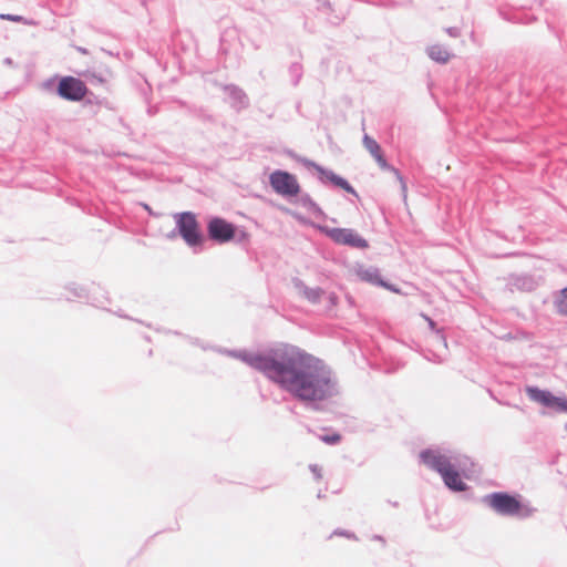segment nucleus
<instances>
[{
    "instance_id": "obj_30",
    "label": "nucleus",
    "mask_w": 567,
    "mask_h": 567,
    "mask_svg": "<svg viewBox=\"0 0 567 567\" xmlns=\"http://www.w3.org/2000/svg\"><path fill=\"white\" fill-rule=\"evenodd\" d=\"M309 470L311 471L316 480H320L322 477L321 467L319 465L310 464Z\"/></svg>"
},
{
    "instance_id": "obj_15",
    "label": "nucleus",
    "mask_w": 567,
    "mask_h": 567,
    "mask_svg": "<svg viewBox=\"0 0 567 567\" xmlns=\"http://www.w3.org/2000/svg\"><path fill=\"white\" fill-rule=\"evenodd\" d=\"M507 285L512 290L532 292L538 287V282L530 274H514L508 278Z\"/></svg>"
},
{
    "instance_id": "obj_10",
    "label": "nucleus",
    "mask_w": 567,
    "mask_h": 567,
    "mask_svg": "<svg viewBox=\"0 0 567 567\" xmlns=\"http://www.w3.org/2000/svg\"><path fill=\"white\" fill-rule=\"evenodd\" d=\"M525 393L528 399L558 413H567V398L555 395L548 389H540L537 385H526Z\"/></svg>"
},
{
    "instance_id": "obj_39",
    "label": "nucleus",
    "mask_w": 567,
    "mask_h": 567,
    "mask_svg": "<svg viewBox=\"0 0 567 567\" xmlns=\"http://www.w3.org/2000/svg\"><path fill=\"white\" fill-rule=\"evenodd\" d=\"M74 48L81 54H84V55L89 54V50L86 48H84V47L75 45Z\"/></svg>"
},
{
    "instance_id": "obj_18",
    "label": "nucleus",
    "mask_w": 567,
    "mask_h": 567,
    "mask_svg": "<svg viewBox=\"0 0 567 567\" xmlns=\"http://www.w3.org/2000/svg\"><path fill=\"white\" fill-rule=\"evenodd\" d=\"M298 203L306 208L309 213H311L316 218L327 219V214L322 210V208L312 199V197L308 193H300L298 196Z\"/></svg>"
},
{
    "instance_id": "obj_37",
    "label": "nucleus",
    "mask_w": 567,
    "mask_h": 567,
    "mask_svg": "<svg viewBox=\"0 0 567 567\" xmlns=\"http://www.w3.org/2000/svg\"><path fill=\"white\" fill-rule=\"evenodd\" d=\"M178 235L177 230H176V227L174 229H172L167 235H166V238L167 239H175Z\"/></svg>"
},
{
    "instance_id": "obj_28",
    "label": "nucleus",
    "mask_w": 567,
    "mask_h": 567,
    "mask_svg": "<svg viewBox=\"0 0 567 567\" xmlns=\"http://www.w3.org/2000/svg\"><path fill=\"white\" fill-rule=\"evenodd\" d=\"M327 14H329L328 22L332 25H339L344 20L343 14H332V10H323Z\"/></svg>"
},
{
    "instance_id": "obj_29",
    "label": "nucleus",
    "mask_w": 567,
    "mask_h": 567,
    "mask_svg": "<svg viewBox=\"0 0 567 567\" xmlns=\"http://www.w3.org/2000/svg\"><path fill=\"white\" fill-rule=\"evenodd\" d=\"M138 205H140V206L145 210V212H147V214H148L150 216H153V217H156V218H157V217H159V216H162V214H161V213H156V212H154V210H153V208H152L147 203H142V202H141V203H138Z\"/></svg>"
},
{
    "instance_id": "obj_34",
    "label": "nucleus",
    "mask_w": 567,
    "mask_h": 567,
    "mask_svg": "<svg viewBox=\"0 0 567 567\" xmlns=\"http://www.w3.org/2000/svg\"><path fill=\"white\" fill-rule=\"evenodd\" d=\"M318 2H321V6L318 7V10H332V4L329 0H317Z\"/></svg>"
},
{
    "instance_id": "obj_44",
    "label": "nucleus",
    "mask_w": 567,
    "mask_h": 567,
    "mask_svg": "<svg viewBox=\"0 0 567 567\" xmlns=\"http://www.w3.org/2000/svg\"><path fill=\"white\" fill-rule=\"evenodd\" d=\"M422 316L425 319V321L427 322V324H430V321H433V319L431 317H429L427 315H422Z\"/></svg>"
},
{
    "instance_id": "obj_46",
    "label": "nucleus",
    "mask_w": 567,
    "mask_h": 567,
    "mask_svg": "<svg viewBox=\"0 0 567 567\" xmlns=\"http://www.w3.org/2000/svg\"><path fill=\"white\" fill-rule=\"evenodd\" d=\"M154 330L157 331V332H162L163 333L164 328L157 327V328H154Z\"/></svg>"
},
{
    "instance_id": "obj_7",
    "label": "nucleus",
    "mask_w": 567,
    "mask_h": 567,
    "mask_svg": "<svg viewBox=\"0 0 567 567\" xmlns=\"http://www.w3.org/2000/svg\"><path fill=\"white\" fill-rule=\"evenodd\" d=\"M284 153L296 162L302 164L306 168H312L317 172L318 181L326 186H332L333 188L342 189L347 194L354 196L359 199V194L355 188L349 183L347 178L341 175H338L332 169H329L312 159L307 157H302L297 154L293 150L286 148Z\"/></svg>"
},
{
    "instance_id": "obj_31",
    "label": "nucleus",
    "mask_w": 567,
    "mask_h": 567,
    "mask_svg": "<svg viewBox=\"0 0 567 567\" xmlns=\"http://www.w3.org/2000/svg\"><path fill=\"white\" fill-rule=\"evenodd\" d=\"M333 534L341 535V536H344V537L350 538V539H357V536H355L354 533H352L350 530H346V529H336L333 532Z\"/></svg>"
},
{
    "instance_id": "obj_1",
    "label": "nucleus",
    "mask_w": 567,
    "mask_h": 567,
    "mask_svg": "<svg viewBox=\"0 0 567 567\" xmlns=\"http://www.w3.org/2000/svg\"><path fill=\"white\" fill-rule=\"evenodd\" d=\"M185 339L204 351L212 350L240 360L309 411L327 412L341 394L339 380L331 367L297 346L279 343L260 351H249L210 346L190 336H185Z\"/></svg>"
},
{
    "instance_id": "obj_36",
    "label": "nucleus",
    "mask_w": 567,
    "mask_h": 567,
    "mask_svg": "<svg viewBox=\"0 0 567 567\" xmlns=\"http://www.w3.org/2000/svg\"><path fill=\"white\" fill-rule=\"evenodd\" d=\"M346 301L349 305V307H355V299L350 293H346Z\"/></svg>"
},
{
    "instance_id": "obj_5",
    "label": "nucleus",
    "mask_w": 567,
    "mask_h": 567,
    "mask_svg": "<svg viewBox=\"0 0 567 567\" xmlns=\"http://www.w3.org/2000/svg\"><path fill=\"white\" fill-rule=\"evenodd\" d=\"M41 87L70 102H81L90 93L85 82L72 75L55 74L44 80Z\"/></svg>"
},
{
    "instance_id": "obj_14",
    "label": "nucleus",
    "mask_w": 567,
    "mask_h": 567,
    "mask_svg": "<svg viewBox=\"0 0 567 567\" xmlns=\"http://www.w3.org/2000/svg\"><path fill=\"white\" fill-rule=\"evenodd\" d=\"M223 91L227 95L229 106L236 113H240L250 106L249 96L240 86L236 84H225Z\"/></svg>"
},
{
    "instance_id": "obj_41",
    "label": "nucleus",
    "mask_w": 567,
    "mask_h": 567,
    "mask_svg": "<svg viewBox=\"0 0 567 567\" xmlns=\"http://www.w3.org/2000/svg\"><path fill=\"white\" fill-rule=\"evenodd\" d=\"M169 334L183 337L184 339H185V336H186V334H184V333H182L181 331H177V330H172V332Z\"/></svg>"
},
{
    "instance_id": "obj_16",
    "label": "nucleus",
    "mask_w": 567,
    "mask_h": 567,
    "mask_svg": "<svg viewBox=\"0 0 567 567\" xmlns=\"http://www.w3.org/2000/svg\"><path fill=\"white\" fill-rule=\"evenodd\" d=\"M291 284L293 288L312 305L320 303L322 296L326 293V291L320 287H308L305 281L298 277H293L291 279Z\"/></svg>"
},
{
    "instance_id": "obj_33",
    "label": "nucleus",
    "mask_w": 567,
    "mask_h": 567,
    "mask_svg": "<svg viewBox=\"0 0 567 567\" xmlns=\"http://www.w3.org/2000/svg\"><path fill=\"white\" fill-rule=\"evenodd\" d=\"M329 308L336 307L339 301V297L336 292H329L328 295Z\"/></svg>"
},
{
    "instance_id": "obj_4",
    "label": "nucleus",
    "mask_w": 567,
    "mask_h": 567,
    "mask_svg": "<svg viewBox=\"0 0 567 567\" xmlns=\"http://www.w3.org/2000/svg\"><path fill=\"white\" fill-rule=\"evenodd\" d=\"M279 209L287 214L293 216L297 220L302 224L310 225L312 228L318 230L320 234L327 236L331 239L336 245L347 246L354 249H367L370 247L369 241L362 237L355 229L353 228H341V227H329L323 224H317L311 220L306 219L301 215L291 212L289 208L280 206Z\"/></svg>"
},
{
    "instance_id": "obj_27",
    "label": "nucleus",
    "mask_w": 567,
    "mask_h": 567,
    "mask_svg": "<svg viewBox=\"0 0 567 567\" xmlns=\"http://www.w3.org/2000/svg\"><path fill=\"white\" fill-rule=\"evenodd\" d=\"M249 240H250V234L246 229L239 228L237 226L236 235H235V238L233 239V241H236L238 244H245V243H248Z\"/></svg>"
},
{
    "instance_id": "obj_19",
    "label": "nucleus",
    "mask_w": 567,
    "mask_h": 567,
    "mask_svg": "<svg viewBox=\"0 0 567 567\" xmlns=\"http://www.w3.org/2000/svg\"><path fill=\"white\" fill-rule=\"evenodd\" d=\"M426 53L431 60L440 64L447 63L453 56V53H451L446 48H444L441 44L430 45L426 49Z\"/></svg>"
},
{
    "instance_id": "obj_42",
    "label": "nucleus",
    "mask_w": 567,
    "mask_h": 567,
    "mask_svg": "<svg viewBox=\"0 0 567 567\" xmlns=\"http://www.w3.org/2000/svg\"><path fill=\"white\" fill-rule=\"evenodd\" d=\"M317 498L323 499V498H326V494L322 491H319L317 494Z\"/></svg>"
},
{
    "instance_id": "obj_32",
    "label": "nucleus",
    "mask_w": 567,
    "mask_h": 567,
    "mask_svg": "<svg viewBox=\"0 0 567 567\" xmlns=\"http://www.w3.org/2000/svg\"><path fill=\"white\" fill-rule=\"evenodd\" d=\"M445 32L451 37V38H458L461 35V29L457 28V27H449L445 29Z\"/></svg>"
},
{
    "instance_id": "obj_3",
    "label": "nucleus",
    "mask_w": 567,
    "mask_h": 567,
    "mask_svg": "<svg viewBox=\"0 0 567 567\" xmlns=\"http://www.w3.org/2000/svg\"><path fill=\"white\" fill-rule=\"evenodd\" d=\"M482 503L503 517L527 519L537 512V508L533 507L529 501L515 492H492L483 496Z\"/></svg>"
},
{
    "instance_id": "obj_45",
    "label": "nucleus",
    "mask_w": 567,
    "mask_h": 567,
    "mask_svg": "<svg viewBox=\"0 0 567 567\" xmlns=\"http://www.w3.org/2000/svg\"><path fill=\"white\" fill-rule=\"evenodd\" d=\"M143 338L146 342H152V339L148 334H145Z\"/></svg>"
},
{
    "instance_id": "obj_20",
    "label": "nucleus",
    "mask_w": 567,
    "mask_h": 567,
    "mask_svg": "<svg viewBox=\"0 0 567 567\" xmlns=\"http://www.w3.org/2000/svg\"><path fill=\"white\" fill-rule=\"evenodd\" d=\"M553 305L557 315L567 317V286L554 292Z\"/></svg>"
},
{
    "instance_id": "obj_23",
    "label": "nucleus",
    "mask_w": 567,
    "mask_h": 567,
    "mask_svg": "<svg viewBox=\"0 0 567 567\" xmlns=\"http://www.w3.org/2000/svg\"><path fill=\"white\" fill-rule=\"evenodd\" d=\"M289 75L291 78L292 84L296 86L299 84L302 78V65L300 63H291L289 66Z\"/></svg>"
},
{
    "instance_id": "obj_21",
    "label": "nucleus",
    "mask_w": 567,
    "mask_h": 567,
    "mask_svg": "<svg viewBox=\"0 0 567 567\" xmlns=\"http://www.w3.org/2000/svg\"><path fill=\"white\" fill-rule=\"evenodd\" d=\"M81 76L85 78V80L94 85H104L106 83V76L103 72H96L95 70H86L82 73H80Z\"/></svg>"
},
{
    "instance_id": "obj_2",
    "label": "nucleus",
    "mask_w": 567,
    "mask_h": 567,
    "mask_svg": "<svg viewBox=\"0 0 567 567\" xmlns=\"http://www.w3.org/2000/svg\"><path fill=\"white\" fill-rule=\"evenodd\" d=\"M420 462L427 468L436 472L445 487L453 493H462L470 489V486L463 481V477L470 478L464 466L461 470L451 462V458L442 454L439 449H423L419 454Z\"/></svg>"
},
{
    "instance_id": "obj_26",
    "label": "nucleus",
    "mask_w": 567,
    "mask_h": 567,
    "mask_svg": "<svg viewBox=\"0 0 567 567\" xmlns=\"http://www.w3.org/2000/svg\"><path fill=\"white\" fill-rule=\"evenodd\" d=\"M509 21L514 23H523L529 24L536 20L534 16L527 13H514L512 17L507 18Z\"/></svg>"
},
{
    "instance_id": "obj_6",
    "label": "nucleus",
    "mask_w": 567,
    "mask_h": 567,
    "mask_svg": "<svg viewBox=\"0 0 567 567\" xmlns=\"http://www.w3.org/2000/svg\"><path fill=\"white\" fill-rule=\"evenodd\" d=\"M64 289L71 293L72 298L71 297H59L58 300H62V299H65L66 301H73L74 299L85 300L86 303H89L95 308H100L102 310L112 312L120 318L138 322L141 324H144L147 328H153L151 323H147L143 320H140V319H136V318H133V317L126 315L121 308H118L116 310L106 308V305L111 303V298L106 290H102V293L99 296L97 293L89 291L84 286L76 284V282H70V284L65 285Z\"/></svg>"
},
{
    "instance_id": "obj_25",
    "label": "nucleus",
    "mask_w": 567,
    "mask_h": 567,
    "mask_svg": "<svg viewBox=\"0 0 567 567\" xmlns=\"http://www.w3.org/2000/svg\"><path fill=\"white\" fill-rule=\"evenodd\" d=\"M319 440L327 445H337L341 442L342 435L339 432L319 435Z\"/></svg>"
},
{
    "instance_id": "obj_22",
    "label": "nucleus",
    "mask_w": 567,
    "mask_h": 567,
    "mask_svg": "<svg viewBox=\"0 0 567 567\" xmlns=\"http://www.w3.org/2000/svg\"><path fill=\"white\" fill-rule=\"evenodd\" d=\"M0 19L4 20V21L23 23L25 25H35L37 24V21H34L33 19H28L20 14L0 13Z\"/></svg>"
},
{
    "instance_id": "obj_24",
    "label": "nucleus",
    "mask_w": 567,
    "mask_h": 567,
    "mask_svg": "<svg viewBox=\"0 0 567 567\" xmlns=\"http://www.w3.org/2000/svg\"><path fill=\"white\" fill-rule=\"evenodd\" d=\"M430 330L435 333L437 340L444 346V348H447V339L446 334L444 332L443 328H440L436 323V321H430V324H427Z\"/></svg>"
},
{
    "instance_id": "obj_13",
    "label": "nucleus",
    "mask_w": 567,
    "mask_h": 567,
    "mask_svg": "<svg viewBox=\"0 0 567 567\" xmlns=\"http://www.w3.org/2000/svg\"><path fill=\"white\" fill-rule=\"evenodd\" d=\"M360 280L368 282L372 286L384 288L393 293H401V289L395 284L390 282L381 276L380 269L374 266L363 267L360 266L357 270Z\"/></svg>"
},
{
    "instance_id": "obj_11",
    "label": "nucleus",
    "mask_w": 567,
    "mask_h": 567,
    "mask_svg": "<svg viewBox=\"0 0 567 567\" xmlns=\"http://www.w3.org/2000/svg\"><path fill=\"white\" fill-rule=\"evenodd\" d=\"M362 143L364 147L369 151V153L372 155V157L375 159L380 168L390 172L395 176L396 181L400 183L402 195L405 198L408 192L406 181L402 173L388 162L380 144L368 134L363 135Z\"/></svg>"
},
{
    "instance_id": "obj_12",
    "label": "nucleus",
    "mask_w": 567,
    "mask_h": 567,
    "mask_svg": "<svg viewBox=\"0 0 567 567\" xmlns=\"http://www.w3.org/2000/svg\"><path fill=\"white\" fill-rule=\"evenodd\" d=\"M206 230L210 240L223 245L233 241L237 225L223 217L213 216L207 221Z\"/></svg>"
},
{
    "instance_id": "obj_48",
    "label": "nucleus",
    "mask_w": 567,
    "mask_h": 567,
    "mask_svg": "<svg viewBox=\"0 0 567 567\" xmlns=\"http://www.w3.org/2000/svg\"><path fill=\"white\" fill-rule=\"evenodd\" d=\"M152 355H153V350L151 349V350L148 351V357H152Z\"/></svg>"
},
{
    "instance_id": "obj_8",
    "label": "nucleus",
    "mask_w": 567,
    "mask_h": 567,
    "mask_svg": "<svg viewBox=\"0 0 567 567\" xmlns=\"http://www.w3.org/2000/svg\"><path fill=\"white\" fill-rule=\"evenodd\" d=\"M174 219L178 235L189 247L203 246L205 237L195 213L189 210L176 213Z\"/></svg>"
},
{
    "instance_id": "obj_47",
    "label": "nucleus",
    "mask_w": 567,
    "mask_h": 567,
    "mask_svg": "<svg viewBox=\"0 0 567 567\" xmlns=\"http://www.w3.org/2000/svg\"><path fill=\"white\" fill-rule=\"evenodd\" d=\"M171 332H172V330H171V329H166V328H164V330H163V333H165V334H169Z\"/></svg>"
},
{
    "instance_id": "obj_35",
    "label": "nucleus",
    "mask_w": 567,
    "mask_h": 567,
    "mask_svg": "<svg viewBox=\"0 0 567 567\" xmlns=\"http://www.w3.org/2000/svg\"><path fill=\"white\" fill-rule=\"evenodd\" d=\"M84 99H85V103L86 104L99 103L97 96L94 95L91 91H90V93Z\"/></svg>"
},
{
    "instance_id": "obj_9",
    "label": "nucleus",
    "mask_w": 567,
    "mask_h": 567,
    "mask_svg": "<svg viewBox=\"0 0 567 567\" xmlns=\"http://www.w3.org/2000/svg\"><path fill=\"white\" fill-rule=\"evenodd\" d=\"M268 181L271 189L284 198L291 199L301 193L297 176L288 171L275 169Z\"/></svg>"
},
{
    "instance_id": "obj_38",
    "label": "nucleus",
    "mask_w": 567,
    "mask_h": 567,
    "mask_svg": "<svg viewBox=\"0 0 567 567\" xmlns=\"http://www.w3.org/2000/svg\"><path fill=\"white\" fill-rule=\"evenodd\" d=\"M372 539L377 540V542H381L383 546H385V544H386L385 538L383 536H381V535H373Z\"/></svg>"
},
{
    "instance_id": "obj_17",
    "label": "nucleus",
    "mask_w": 567,
    "mask_h": 567,
    "mask_svg": "<svg viewBox=\"0 0 567 567\" xmlns=\"http://www.w3.org/2000/svg\"><path fill=\"white\" fill-rule=\"evenodd\" d=\"M239 43V37L235 29L226 30L221 33L219 39L218 54L228 55L235 49L236 44Z\"/></svg>"
},
{
    "instance_id": "obj_40",
    "label": "nucleus",
    "mask_w": 567,
    "mask_h": 567,
    "mask_svg": "<svg viewBox=\"0 0 567 567\" xmlns=\"http://www.w3.org/2000/svg\"><path fill=\"white\" fill-rule=\"evenodd\" d=\"M3 64L8 66H16L14 61L9 56L3 59Z\"/></svg>"
},
{
    "instance_id": "obj_43",
    "label": "nucleus",
    "mask_w": 567,
    "mask_h": 567,
    "mask_svg": "<svg viewBox=\"0 0 567 567\" xmlns=\"http://www.w3.org/2000/svg\"><path fill=\"white\" fill-rule=\"evenodd\" d=\"M388 503L393 507H399V502L396 501H388Z\"/></svg>"
}]
</instances>
